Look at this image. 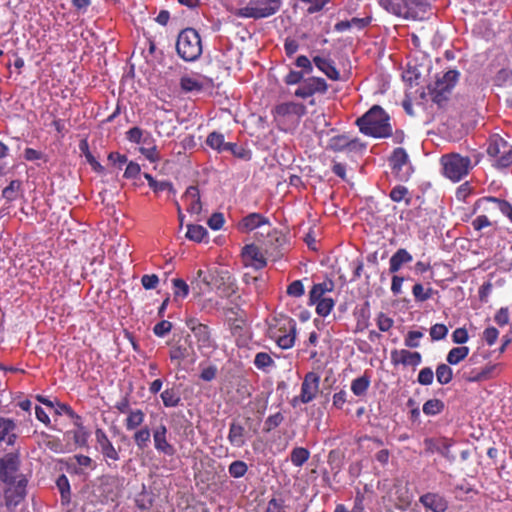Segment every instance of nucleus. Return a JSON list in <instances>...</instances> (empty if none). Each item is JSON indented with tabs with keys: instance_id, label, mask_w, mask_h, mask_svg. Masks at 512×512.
Returning a JSON list of instances; mask_svg holds the SVG:
<instances>
[{
	"instance_id": "ddd939ff",
	"label": "nucleus",
	"mask_w": 512,
	"mask_h": 512,
	"mask_svg": "<svg viewBox=\"0 0 512 512\" xmlns=\"http://www.w3.org/2000/svg\"><path fill=\"white\" fill-rule=\"evenodd\" d=\"M477 363L475 355L471 356L468 363L462 369V377L468 382H480L490 378L495 366L489 365L481 369L471 368V365Z\"/></svg>"
},
{
	"instance_id": "f704fd0d",
	"label": "nucleus",
	"mask_w": 512,
	"mask_h": 512,
	"mask_svg": "<svg viewBox=\"0 0 512 512\" xmlns=\"http://www.w3.org/2000/svg\"><path fill=\"white\" fill-rule=\"evenodd\" d=\"M229 142H225L224 135L218 132H212L207 136L206 144L219 153L226 151Z\"/></svg>"
},
{
	"instance_id": "3c124183",
	"label": "nucleus",
	"mask_w": 512,
	"mask_h": 512,
	"mask_svg": "<svg viewBox=\"0 0 512 512\" xmlns=\"http://www.w3.org/2000/svg\"><path fill=\"white\" fill-rule=\"evenodd\" d=\"M161 399L165 407H176L180 402L179 395L173 389L164 390Z\"/></svg>"
},
{
	"instance_id": "f8f14e48",
	"label": "nucleus",
	"mask_w": 512,
	"mask_h": 512,
	"mask_svg": "<svg viewBox=\"0 0 512 512\" xmlns=\"http://www.w3.org/2000/svg\"><path fill=\"white\" fill-rule=\"evenodd\" d=\"M478 209H482L484 211L499 210L512 222V205L505 200H501L495 197H484L475 203L474 212H476Z\"/></svg>"
},
{
	"instance_id": "72a5a7b5",
	"label": "nucleus",
	"mask_w": 512,
	"mask_h": 512,
	"mask_svg": "<svg viewBox=\"0 0 512 512\" xmlns=\"http://www.w3.org/2000/svg\"><path fill=\"white\" fill-rule=\"evenodd\" d=\"M371 383L370 376L366 373L356 379H354L351 383V391L356 396H363L366 394Z\"/></svg>"
},
{
	"instance_id": "69168bd1",
	"label": "nucleus",
	"mask_w": 512,
	"mask_h": 512,
	"mask_svg": "<svg viewBox=\"0 0 512 512\" xmlns=\"http://www.w3.org/2000/svg\"><path fill=\"white\" fill-rule=\"evenodd\" d=\"M226 151L230 152L234 156L240 158V159H247L248 158V151L244 149L243 147H239L235 143H228L226 146Z\"/></svg>"
},
{
	"instance_id": "a18cd8bd",
	"label": "nucleus",
	"mask_w": 512,
	"mask_h": 512,
	"mask_svg": "<svg viewBox=\"0 0 512 512\" xmlns=\"http://www.w3.org/2000/svg\"><path fill=\"white\" fill-rule=\"evenodd\" d=\"M21 187V182L18 180H13L9 183L7 187H5L2 191L3 198L8 201L12 202L17 199L18 192Z\"/></svg>"
},
{
	"instance_id": "bb28decb",
	"label": "nucleus",
	"mask_w": 512,
	"mask_h": 512,
	"mask_svg": "<svg viewBox=\"0 0 512 512\" xmlns=\"http://www.w3.org/2000/svg\"><path fill=\"white\" fill-rule=\"evenodd\" d=\"M268 223L269 220L260 213H250L242 219L238 227L242 232H248Z\"/></svg>"
},
{
	"instance_id": "f257e3e1",
	"label": "nucleus",
	"mask_w": 512,
	"mask_h": 512,
	"mask_svg": "<svg viewBox=\"0 0 512 512\" xmlns=\"http://www.w3.org/2000/svg\"><path fill=\"white\" fill-rule=\"evenodd\" d=\"M359 130L374 138H386L392 135L390 117L385 110L375 105L370 108L362 117L356 120Z\"/></svg>"
},
{
	"instance_id": "6e6d98bb",
	"label": "nucleus",
	"mask_w": 512,
	"mask_h": 512,
	"mask_svg": "<svg viewBox=\"0 0 512 512\" xmlns=\"http://www.w3.org/2000/svg\"><path fill=\"white\" fill-rule=\"evenodd\" d=\"M447 333L448 328L444 324L437 323L430 328V336L434 341L444 339Z\"/></svg>"
},
{
	"instance_id": "49530a36",
	"label": "nucleus",
	"mask_w": 512,
	"mask_h": 512,
	"mask_svg": "<svg viewBox=\"0 0 512 512\" xmlns=\"http://www.w3.org/2000/svg\"><path fill=\"white\" fill-rule=\"evenodd\" d=\"M312 305H316V312L318 315H320L322 317H326L332 311V309L335 305V302L332 298L327 297L325 299H322V300H319V301L313 303Z\"/></svg>"
},
{
	"instance_id": "aec40b11",
	"label": "nucleus",
	"mask_w": 512,
	"mask_h": 512,
	"mask_svg": "<svg viewBox=\"0 0 512 512\" xmlns=\"http://www.w3.org/2000/svg\"><path fill=\"white\" fill-rule=\"evenodd\" d=\"M391 361L395 365L402 364L405 366H418L422 361V357L419 352H411L406 349H395L391 351Z\"/></svg>"
},
{
	"instance_id": "09e8293b",
	"label": "nucleus",
	"mask_w": 512,
	"mask_h": 512,
	"mask_svg": "<svg viewBox=\"0 0 512 512\" xmlns=\"http://www.w3.org/2000/svg\"><path fill=\"white\" fill-rule=\"evenodd\" d=\"M188 356H189V348L184 345H180V344L174 345L170 349V352H169V357H170L171 361H173V362L175 361V362L180 363L182 360H184Z\"/></svg>"
},
{
	"instance_id": "774afa93",
	"label": "nucleus",
	"mask_w": 512,
	"mask_h": 512,
	"mask_svg": "<svg viewBox=\"0 0 512 512\" xmlns=\"http://www.w3.org/2000/svg\"><path fill=\"white\" fill-rule=\"evenodd\" d=\"M266 512H285L284 501L282 499L272 498L268 502Z\"/></svg>"
},
{
	"instance_id": "a19ab883",
	"label": "nucleus",
	"mask_w": 512,
	"mask_h": 512,
	"mask_svg": "<svg viewBox=\"0 0 512 512\" xmlns=\"http://www.w3.org/2000/svg\"><path fill=\"white\" fill-rule=\"evenodd\" d=\"M444 403L440 399H430L423 405V413L427 416H434L444 410Z\"/></svg>"
},
{
	"instance_id": "9d476101",
	"label": "nucleus",
	"mask_w": 512,
	"mask_h": 512,
	"mask_svg": "<svg viewBox=\"0 0 512 512\" xmlns=\"http://www.w3.org/2000/svg\"><path fill=\"white\" fill-rule=\"evenodd\" d=\"M319 385L320 376L315 372H308L304 376L301 384V393L299 397L294 398L293 401L296 402L299 399L303 404L312 402L319 392Z\"/></svg>"
},
{
	"instance_id": "338daca9",
	"label": "nucleus",
	"mask_w": 512,
	"mask_h": 512,
	"mask_svg": "<svg viewBox=\"0 0 512 512\" xmlns=\"http://www.w3.org/2000/svg\"><path fill=\"white\" fill-rule=\"evenodd\" d=\"M287 293L293 297H300L304 294V286L300 280L293 281L287 288Z\"/></svg>"
},
{
	"instance_id": "37998d69",
	"label": "nucleus",
	"mask_w": 512,
	"mask_h": 512,
	"mask_svg": "<svg viewBox=\"0 0 512 512\" xmlns=\"http://www.w3.org/2000/svg\"><path fill=\"white\" fill-rule=\"evenodd\" d=\"M453 378V371L448 364H439L436 368V379L441 385L451 382Z\"/></svg>"
},
{
	"instance_id": "5fc2aeb1",
	"label": "nucleus",
	"mask_w": 512,
	"mask_h": 512,
	"mask_svg": "<svg viewBox=\"0 0 512 512\" xmlns=\"http://www.w3.org/2000/svg\"><path fill=\"white\" fill-rule=\"evenodd\" d=\"M423 337L421 331H409L405 337L404 344L409 348H417L420 343L419 340Z\"/></svg>"
},
{
	"instance_id": "5701e85b",
	"label": "nucleus",
	"mask_w": 512,
	"mask_h": 512,
	"mask_svg": "<svg viewBox=\"0 0 512 512\" xmlns=\"http://www.w3.org/2000/svg\"><path fill=\"white\" fill-rule=\"evenodd\" d=\"M227 439L231 446L241 448L246 444V429L245 427L237 422L232 421L229 425V432Z\"/></svg>"
},
{
	"instance_id": "6e6552de",
	"label": "nucleus",
	"mask_w": 512,
	"mask_h": 512,
	"mask_svg": "<svg viewBox=\"0 0 512 512\" xmlns=\"http://www.w3.org/2000/svg\"><path fill=\"white\" fill-rule=\"evenodd\" d=\"M391 11L407 19H422L428 9L425 0H394Z\"/></svg>"
},
{
	"instance_id": "4d7b16f0",
	"label": "nucleus",
	"mask_w": 512,
	"mask_h": 512,
	"mask_svg": "<svg viewBox=\"0 0 512 512\" xmlns=\"http://www.w3.org/2000/svg\"><path fill=\"white\" fill-rule=\"evenodd\" d=\"M433 379H434V373L430 367L422 368L419 371L417 381L421 385H425V386L430 385V384H432Z\"/></svg>"
},
{
	"instance_id": "0e129e2a",
	"label": "nucleus",
	"mask_w": 512,
	"mask_h": 512,
	"mask_svg": "<svg viewBox=\"0 0 512 512\" xmlns=\"http://www.w3.org/2000/svg\"><path fill=\"white\" fill-rule=\"evenodd\" d=\"M498 336L499 332L495 327H488L483 331L482 338L489 346H492L495 344Z\"/></svg>"
},
{
	"instance_id": "e2e57ef3",
	"label": "nucleus",
	"mask_w": 512,
	"mask_h": 512,
	"mask_svg": "<svg viewBox=\"0 0 512 512\" xmlns=\"http://www.w3.org/2000/svg\"><path fill=\"white\" fill-rule=\"evenodd\" d=\"M141 283L146 290L155 289L159 283V278L156 274H145L141 278Z\"/></svg>"
},
{
	"instance_id": "2eb2a0df",
	"label": "nucleus",
	"mask_w": 512,
	"mask_h": 512,
	"mask_svg": "<svg viewBox=\"0 0 512 512\" xmlns=\"http://www.w3.org/2000/svg\"><path fill=\"white\" fill-rule=\"evenodd\" d=\"M167 427L160 424L153 430V442L157 452L166 456H173L176 452L174 446L167 439Z\"/></svg>"
},
{
	"instance_id": "680f3d73",
	"label": "nucleus",
	"mask_w": 512,
	"mask_h": 512,
	"mask_svg": "<svg viewBox=\"0 0 512 512\" xmlns=\"http://www.w3.org/2000/svg\"><path fill=\"white\" fill-rule=\"evenodd\" d=\"M394 321L384 313H380L377 317V326L380 331L386 332L392 328Z\"/></svg>"
},
{
	"instance_id": "dca6fc26",
	"label": "nucleus",
	"mask_w": 512,
	"mask_h": 512,
	"mask_svg": "<svg viewBox=\"0 0 512 512\" xmlns=\"http://www.w3.org/2000/svg\"><path fill=\"white\" fill-rule=\"evenodd\" d=\"M242 258L245 266H250L257 270L262 269L267 265L266 258L260 248L254 244L246 245L243 248Z\"/></svg>"
},
{
	"instance_id": "9b49d317",
	"label": "nucleus",
	"mask_w": 512,
	"mask_h": 512,
	"mask_svg": "<svg viewBox=\"0 0 512 512\" xmlns=\"http://www.w3.org/2000/svg\"><path fill=\"white\" fill-rule=\"evenodd\" d=\"M327 89L328 85L323 78L309 77L301 82L294 94L299 98L305 99L316 93L324 94Z\"/></svg>"
},
{
	"instance_id": "6ab92c4d",
	"label": "nucleus",
	"mask_w": 512,
	"mask_h": 512,
	"mask_svg": "<svg viewBox=\"0 0 512 512\" xmlns=\"http://www.w3.org/2000/svg\"><path fill=\"white\" fill-rule=\"evenodd\" d=\"M18 469V457L12 453L5 455L0 462V478L4 482L12 483Z\"/></svg>"
},
{
	"instance_id": "de8ad7c7",
	"label": "nucleus",
	"mask_w": 512,
	"mask_h": 512,
	"mask_svg": "<svg viewBox=\"0 0 512 512\" xmlns=\"http://www.w3.org/2000/svg\"><path fill=\"white\" fill-rule=\"evenodd\" d=\"M67 434L72 436L77 446L84 447L87 445L89 434L83 426L79 425L77 429L69 431Z\"/></svg>"
},
{
	"instance_id": "ea45409f",
	"label": "nucleus",
	"mask_w": 512,
	"mask_h": 512,
	"mask_svg": "<svg viewBox=\"0 0 512 512\" xmlns=\"http://www.w3.org/2000/svg\"><path fill=\"white\" fill-rule=\"evenodd\" d=\"M174 300L184 299L189 294L188 284L181 278L172 279Z\"/></svg>"
},
{
	"instance_id": "393cba45",
	"label": "nucleus",
	"mask_w": 512,
	"mask_h": 512,
	"mask_svg": "<svg viewBox=\"0 0 512 512\" xmlns=\"http://www.w3.org/2000/svg\"><path fill=\"white\" fill-rule=\"evenodd\" d=\"M420 502L433 512H444L448 505L446 500L435 493H427L420 497Z\"/></svg>"
},
{
	"instance_id": "864d4df0",
	"label": "nucleus",
	"mask_w": 512,
	"mask_h": 512,
	"mask_svg": "<svg viewBox=\"0 0 512 512\" xmlns=\"http://www.w3.org/2000/svg\"><path fill=\"white\" fill-rule=\"evenodd\" d=\"M412 294L417 301L424 302L432 297L433 289L428 288L425 290L422 284L417 283L412 288Z\"/></svg>"
},
{
	"instance_id": "4be33fe9",
	"label": "nucleus",
	"mask_w": 512,
	"mask_h": 512,
	"mask_svg": "<svg viewBox=\"0 0 512 512\" xmlns=\"http://www.w3.org/2000/svg\"><path fill=\"white\" fill-rule=\"evenodd\" d=\"M15 424L10 419L0 418V451L14 444Z\"/></svg>"
},
{
	"instance_id": "c9c22d12",
	"label": "nucleus",
	"mask_w": 512,
	"mask_h": 512,
	"mask_svg": "<svg viewBox=\"0 0 512 512\" xmlns=\"http://www.w3.org/2000/svg\"><path fill=\"white\" fill-rule=\"evenodd\" d=\"M144 419L145 414L142 410H129L125 421V427L127 430H134L142 425Z\"/></svg>"
},
{
	"instance_id": "58836bf2",
	"label": "nucleus",
	"mask_w": 512,
	"mask_h": 512,
	"mask_svg": "<svg viewBox=\"0 0 512 512\" xmlns=\"http://www.w3.org/2000/svg\"><path fill=\"white\" fill-rule=\"evenodd\" d=\"M153 495L151 492L146 490V487L143 485V490L139 493L135 499L137 507L142 510H149L153 506Z\"/></svg>"
},
{
	"instance_id": "2f4dec72",
	"label": "nucleus",
	"mask_w": 512,
	"mask_h": 512,
	"mask_svg": "<svg viewBox=\"0 0 512 512\" xmlns=\"http://www.w3.org/2000/svg\"><path fill=\"white\" fill-rule=\"evenodd\" d=\"M186 237L191 241L205 242L207 241L208 231L202 225L189 224Z\"/></svg>"
},
{
	"instance_id": "b1692460",
	"label": "nucleus",
	"mask_w": 512,
	"mask_h": 512,
	"mask_svg": "<svg viewBox=\"0 0 512 512\" xmlns=\"http://www.w3.org/2000/svg\"><path fill=\"white\" fill-rule=\"evenodd\" d=\"M313 63L329 79L333 81H337L340 79V73L336 69L334 62L330 58L323 56H315L313 57Z\"/></svg>"
},
{
	"instance_id": "4c0bfd02",
	"label": "nucleus",
	"mask_w": 512,
	"mask_h": 512,
	"mask_svg": "<svg viewBox=\"0 0 512 512\" xmlns=\"http://www.w3.org/2000/svg\"><path fill=\"white\" fill-rule=\"evenodd\" d=\"M181 88L186 92L201 91L203 83L197 77L183 76L180 80Z\"/></svg>"
},
{
	"instance_id": "8fccbe9b",
	"label": "nucleus",
	"mask_w": 512,
	"mask_h": 512,
	"mask_svg": "<svg viewBox=\"0 0 512 512\" xmlns=\"http://www.w3.org/2000/svg\"><path fill=\"white\" fill-rule=\"evenodd\" d=\"M274 364V360L268 353L259 352L255 355L254 365L259 370L265 371L267 368L274 366Z\"/></svg>"
},
{
	"instance_id": "603ef678",
	"label": "nucleus",
	"mask_w": 512,
	"mask_h": 512,
	"mask_svg": "<svg viewBox=\"0 0 512 512\" xmlns=\"http://www.w3.org/2000/svg\"><path fill=\"white\" fill-rule=\"evenodd\" d=\"M248 470V466L244 461L236 460L229 465V474L234 478L243 477Z\"/></svg>"
},
{
	"instance_id": "7c9ffc66",
	"label": "nucleus",
	"mask_w": 512,
	"mask_h": 512,
	"mask_svg": "<svg viewBox=\"0 0 512 512\" xmlns=\"http://www.w3.org/2000/svg\"><path fill=\"white\" fill-rule=\"evenodd\" d=\"M56 486L60 493L61 503L67 505L71 501V487L66 475H60L56 480Z\"/></svg>"
},
{
	"instance_id": "052dcab7",
	"label": "nucleus",
	"mask_w": 512,
	"mask_h": 512,
	"mask_svg": "<svg viewBox=\"0 0 512 512\" xmlns=\"http://www.w3.org/2000/svg\"><path fill=\"white\" fill-rule=\"evenodd\" d=\"M171 329L172 323L167 320H162L154 326L153 332L158 337H164L171 331Z\"/></svg>"
},
{
	"instance_id": "a878e982",
	"label": "nucleus",
	"mask_w": 512,
	"mask_h": 512,
	"mask_svg": "<svg viewBox=\"0 0 512 512\" xmlns=\"http://www.w3.org/2000/svg\"><path fill=\"white\" fill-rule=\"evenodd\" d=\"M275 113L278 116H289L295 115L298 118L302 117L306 113V107L301 103L286 102L276 106Z\"/></svg>"
},
{
	"instance_id": "cd10ccee",
	"label": "nucleus",
	"mask_w": 512,
	"mask_h": 512,
	"mask_svg": "<svg viewBox=\"0 0 512 512\" xmlns=\"http://www.w3.org/2000/svg\"><path fill=\"white\" fill-rule=\"evenodd\" d=\"M334 288L332 281H324L322 283L314 284L309 292V304H313L319 300L327 298L325 294L331 292Z\"/></svg>"
},
{
	"instance_id": "c756f323",
	"label": "nucleus",
	"mask_w": 512,
	"mask_h": 512,
	"mask_svg": "<svg viewBox=\"0 0 512 512\" xmlns=\"http://www.w3.org/2000/svg\"><path fill=\"white\" fill-rule=\"evenodd\" d=\"M389 164L393 172L399 174L403 167L408 164V155L406 151L403 148H396L389 159Z\"/></svg>"
},
{
	"instance_id": "39448f33",
	"label": "nucleus",
	"mask_w": 512,
	"mask_h": 512,
	"mask_svg": "<svg viewBox=\"0 0 512 512\" xmlns=\"http://www.w3.org/2000/svg\"><path fill=\"white\" fill-rule=\"evenodd\" d=\"M487 153L492 159V164L498 169H504L512 164V145L499 135H493L489 139Z\"/></svg>"
},
{
	"instance_id": "bf43d9fd",
	"label": "nucleus",
	"mask_w": 512,
	"mask_h": 512,
	"mask_svg": "<svg viewBox=\"0 0 512 512\" xmlns=\"http://www.w3.org/2000/svg\"><path fill=\"white\" fill-rule=\"evenodd\" d=\"M408 189L403 185L395 186L390 192V198L394 202H400L406 199Z\"/></svg>"
},
{
	"instance_id": "7ed1b4c3",
	"label": "nucleus",
	"mask_w": 512,
	"mask_h": 512,
	"mask_svg": "<svg viewBox=\"0 0 512 512\" xmlns=\"http://www.w3.org/2000/svg\"><path fill=\"white\" fill-rule=\"evenodd\" d=\"M281 6V0H249L245 6L235 11V15L241 18L258 20L275 15L279 12Z\"/></svg>"
},
{
	"instance_id": "c85d7f7f",
	"label": "nucleus",
	"mask_w": 512,
	"mask_h": 512,
	"mask_svg": "<svg viewBox=\"0 0 512 512\" xmlns=\"http://www.w3.org/2000/svg\"><path fill=\"white\" fill-rule=\"evenodd\" d=\"M413 260L412 255L406 249H398L390 258L389 271L396 273L403 264L410 263Z\"/></svg>"
},
{
	"instance_id": "1a4fd4ad",
	"label": "nucleus",
	"mask_w": 512,
	"mask_h": 512,
	"mask_svg": "<svg viewBox=\"0 0 512 512\" xmlns=\"http://www.w3.org/2000/svg\"><path fill=\"white\" fill-rule=\"evenodd\" d=\"M270 338L275 340L281 349H290L294 346L296 338V323L287 319L279 328L270 330Z\"/></svg>"
},
{
	"instance_id": "423d86ee",
	"label": "nucleus",
	"mask_w": 512,
	"mask_h": 512,
	"mask_svg": "<svg viewBox=\"0 0 512 512\" xmlns=\"http://www.w3.org/2000/svg\"><path fill=\"white\" fill-rule=\"evenodd\" d=\"M444 175L454 182L460 181L465 177L470 168L471 160L459 154H448L441 157Z\"/></svg>"
},
{
	"instance_id": "0eeeda50",
	"label": "nucleus",
	"mask_w": 512,
	"mask_h": 512,
	"mask_svg": "<svg viewBox=\"0 0 512 512\" xmlns=\"http://www.w3.org/2000/svg\"><path fill=\"white\" fill-rule=\"evenodd\" d=\"M127 139L130 142L138 144L140 152L151 162L159 160V154L154 145L152 135L140 129L139 127L131 128L127 133Z\"/></svg>"
},
{
	"instance_id": "f3484780",
	"label": "nucleus",
	"mask_w": 512,
	"mask_h": 512,
	"mask_svg": "<svg viewBox=\"0 0 512 512\" xmlns=\"http://www.w3.org/2000/svg\"><path fill=\"white\" fill-rule=\"evenodd\" d=\"M186 325L193 332L200 347L210 348L213 346L210 330L207 325L198 322L195 318L188 319Z\"/></svg>"
},
{
	"instance_id": "c03bdc74",
	"label": "nucleus",
	"mask_w": 512,
	"mask_h": 512,
	"mask_svg": "<svg viewBox=\"0 0 512 512\" xmlns=\"http://www.w3.org/2000/svg\"><path fill=\"white\" fill-rule=\"evenodd\" d=\"M151 433L148 427H143L142 429L135 432L133 439L136 446L143 450L148 447L150 443Z\"/></svg>"
},
{
	"instance_id": "13d9d810",
	"label": "nucleus",
	"mask_w": 512,
	"mask_h": 512,
	"mask_svg": "<svg viewBox=\"0 0 512 512\" xmlns=\"http://www.w3.org/2000/svg\"><path fill=\"white\" fill-rule=\"evenodd\" d=\"M283 420H284V417L280 412L270 415L265 421V426H264L265 431L269 432L272 429L278 427L282 423Z\"/></svg>"
},
{
	"instance_id": "4468645a",
	"label": "nucleus",
	"mask_w": 512,
	"mask_h": 512,
	"mask_svg": "<svg viewBox=\"0 0 512 512\" xmlns=\"http://www.w3.org/2000/svg\"><path fill=\"white\" fill-rule=\"evenodd\" d=\"M327 147L334 152H356L363 150L365 145L356 138L350 139L346 135H337L330 138Z\"/></svg>"
},
{
	"instance_id": "e433bc0d",
	"label": "nucleus",
	"mask_w": 512,
	"mask_h": 512,
	"mask_svg": "<svg viewBox=\"0 0 512 512\" xmlns=\"http://www.w3.org/2000/svg\"><path fill=\"white\" fill-rule=\"evenodd\" d=\"M185 196L187 199H191L188 211L192 213H199L201 211L200 195L197 187L190 186L186 190Z\"/></svg>"
},
{
	"instance_id": "20e7f679",
	"label": "nucleus",
	"mask_w": 512,
	"mask_h": 512,
	"mask_svg": "<svg viewBox=\"0 0 512 512\" xmlns=\"http://www.w3.org/2000/svg\"><path fill=\"white\" fill-rule=\"evenodd\" d=\"M176 49L178 55L185 61H194L202 53V45L199 34L192 28L184 29L180 32Z\"/></svg>"
},
{
	"instance_id": "a211bd4d",
	"label": "nucleus",
	"mask_w": 512,
	"mask_h": 512,
	"mask_svg": "<svg viewBox=\"0 0 512 512\" xmlns=\"http://www.w3.org/2000/svg\"><path fill=\"white\" fill-rule=\"evenodd\" d=\"M424 446L427 453H439L443 457L453 460L454 457L450 454L452 443L446 438H427L424 440Z\"/></svg>"
},
{
	"instance_id": "473e14b6",
	"label": "nucleus",
	"mask_w": 512,
	"mask_h": 512,
	"mask_svg": "<svg viewBox=\"0 0 512 512\" xmlns=\"http://www.w3.org/2000/svg\"><path fill=\"white\" fill-rule=\"evenodd\" d=\"M470 349L467 346H459L452 348L446 357L449 365H457L469 355Z\"/></svg>"
},
{
	"instance_id": "f03ea898",
	"label": "nucleus",
	"mask_w": 512,
	"mask_h": 512,
	"mask_svg": "<svg viewBox=\"0 0 512 512\" xmlns=\"http://www.w3.org/2000/svg\"><path fill=\"white\" fill-rule=\"evenodd\" d=\"M455 69L437 74L435 80L428 85V93L433 102L441 104L446 101L459 79Z\"/></svg>"
},
{
	"instance_id": "79ce46f5",
	"label": "nucleus",
	"mask_w": 512,
	"mask_h": 512,
	"mask_svg": "<svg viewBox=\"0 0 512 512\" xmlns=\"http://www.w3.org/2000/svg\"><path fill=\"white\" fill-rule=\"evenodd\" d=\"M310 456V452L303 447H296L292 450L290 459L294 466L301 467Z\"/></svg>"
},
{
	"instance_id": "412c9836",
	"label": "nucleus",
	"mask_w": 512,
	"mask_h": 512,
	"mask_svg": "<svg viewBox=\"0 0 512 512\" xmlns=\"http://www.w3.org/2000/svg\"><path fill=\"white\" fill-rule=\"evenodd\" d=\"M96 442L100 448L101 453L107 460L118 461L119 453L115 449L112 442L109 440L108 436L102 429H97L95 431Z\"/></svg>"
}]
</instances>
